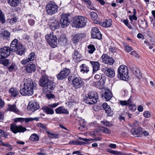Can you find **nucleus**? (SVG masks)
Masks as SVG:
<instances>
[{"mask_svg": "<svg viewBox=\"0 0 155 155\" xmlns=\"http://www.w3.org/2000/svg\"><path fill=\"white\" fill-rule=\"evenodd\" d=\"M24 87L21 89L20 92L22 96H29L34 94V90L36 88V84L31 78L24 79L23 81Z\"/></svg>", "mask_w": 155, "mask_h": 155, "instance_id": "nucleus-1", "label": "nucleus"}, {"mask_svg": "<svg viewBox=\"0 0 155 155\" xmlns=\"http://www.w3.org/2000/svg\"><path fill=\"white\" fill-rule=\"evenodd\" d=\"M88 19L82 16L75 17L73 20L72 25L77 28H83L85 26Z\"/></svg>", "mask_w": 155, "mask_h": 155, "instance_id": "nucleus-2", "label": "nucleus"}, {"mask_svg": "<svg viewBox=\"0 0 155 155\" xmlns=\"http://www.w3.org/2000/svg\"><path fill=\"white\" fill-rule=\"evenodd\" d=\"M98 98V93L94 91L89 92L84 98V101L86 104H96Z\"/></svg>", "mask_w": 155, "mask_h": 155, "instance_id": "nucleus-3", "label": "nucleus"}, {"mask_svg": "<svg viewBox=\"0 0 155 155\" xmlns=\"http://www.w3.org/2000/svg\"><path fill=\"white\" fill-rule=\"evenodd\" d=\"M118 77L121 80H127L129 78L127 68L124 65H120L117 70Z\"/></svg>", "mask_w": 155, "mask_h": 155, "instance_id": "nucleus-4", "label": "nucleus"}, {"mask_svg": "<svg viewBox=\"0 0 155 155\" xmlns=\"http://www.w3.org/2000/svg\"><path fill=\"white\" fill-rule=\"evenodd\" d=\"M58 6L54 2L51 1L47 5L46 10L48 14L51 15L56 13L58 11Z\"/></svg>", "mask_w": 155, "mask_h": 155, "instance_id": "nucleus-5", "label": "nucleus"}, {"mask_svg": "<svg viewBox=\"0 0 155 155\" xmlns=\"http://www.w3.org/2000/svg\"><path fill=\"white\" fill-rule=\"evenodd\" d=\"M45 38L48 43L52 48H54L57 45V38L55 35H54L53 33L47 34L45 36Z\"/></svg>", "mask_w": 155, "mask_h": 155, "instance_id": "nucleus-6", "label": "nucleus"}, {"mask_svg": "<svg viewBox=\"0 0 155 155\" xmlns=\"http://www.w3.org/2000/svg\"><path fill=\"white\" fill-rule=\"evenodd\" d=\"M59 104L58 103H57L49 104L48 107L45 106L42 107V110L46 114L52 115L54 114V110L51 108H54L56 107Z\"/></svg>", "mask_w": 155, "mask_h": 155, "instance_id": "nucleus-7", "label": "nucleus"}, {"mask_svg": "<svg viewBox=\"0 0 155 155\" xmlns=\"http://www.w3.org/2000/svg\"><path fill=\"white\" fill-rule=\"evenodd\" d=\"M10 129L14 134L24 132L27 130L26 128L23 127L21 125L17 126L15 124H12L10 126Z\"/></svg>", "mask_w": 155, "mask_h": 155, "instance_id": "nucleus-8", "label": "nucleus"}, {"mask_svg": "<svg viewBox=\"0 0 155 155\" xmlns=\"http://www.w3.org/2000/svg\"><path fill=\"white\" fill-rule=\"evenodd\" d=\"M55 87L54 83L50 80L43 87V91L45 94H47V93H51L53 91Z\"/></svg>", "mask_w": 155, "mask_h": 155, "instance_id": "nucleus-9", "label": "nucleus"}, {"mask_svg": "<svg viewBox=\"0 0 155 155\" xmlns=\"http://www.w3.org/2000/svg\"><path fill=\"white\" fill-rule=\"evenodd\" d=\"M70 15H69L66 14L62 16L60 20V23L62 28H64L69 25L70 23Z\"/></svg>", "mask_w": 155, "mask_h": 155, "instance_id": "nucleus-10", "label": "nucleus"}, {"mask_svg": "<svg viewBox=\"0 0 155 155\" xmlns=\"http://www.w3.org/2000/svg\"><path fill=\"white\" fill-rule=\"evenodd\" d=\"M10 51L8 47H5L0 48V58H7L9 55Z\"/></svg>", "mask_w": 155, "mask_h": 155, "instance_id": "nucleus-11", "label": "nucleus"}, {"mask_svg": "<svg viewBox=\"0 0 155 155\" xmlns=\"http://www.w3.org/2000/svg\"><path fill=\"white\" fill-rule=\"evenodd\" d=\"M73 87L76 89H78L82 87L84 82L82 79L80 78L76 77L72 80Z\"/></svg>", "mask_w": 155, "mask_h": 155, "instance_id": "nucleus-12", "label": "nucleus"}, {"mask_svg": "<svg viewBox=\"0 0 155 155\" xmlns=\"http://www.w3.org/2000/svg\"><path fill=\"white\" fill-rule=\"evenodd\" d=\"M70 73V70L68 68H63V70L57 75V78L59 80H63L66 78Z\"/></svg>", "mask_w": 155, "mask_h": 155, "instance_id": "nucleus-13", "label": "nucleus"}, {"mask_svg": "<svg viewBox=\"0 0 155 155\" xmlns=\"http://www.w3.org/2000/svg\"><path fill=\"white\" fill-rule=\"evenodd\" d=\"M49 26L50 28L52 30L54 31L56 29H58L61 25L60 22L56 19H51L50 20Z\"/></svg>", "mask_w": 155, "mask_h": 155, "instance_id": "nucleus-14", "label": "nucleus"}, {"mask_svg": "<svg viewBox=\"0 0 155 155\" xmlns=\"http://www.w3.org/2000/svg\"><path fill=\"white\" fill-rule=\"evenodd\" d=\"M91 33L92 37L93 38H96L99 40L102 38V34L97 27L92 28Z\"/></svg>", "mask_w": 155, "mask_h": 155, "instance_id": "nucleus-15", "label": "nucleus"}, {"mask_svg": "<svg viewBox=\"0 0 155 155\" xmlns=\"http://www.w3.org/2000/svg\"><path fill=\"white\" fill-rule=\"evenodd\" d=\"M40 108L38 104L35 101H31L29 102L28 106V110L34 112Z\"/></svg>", "mask_w": 155, "mask_h": 155, "instance_id": "nucleus-16", "label": "nucleus"}, {"mask_svg": "<svg viewBox=\"0 0 155 155\" xmlns=\"http://www.w3.org/2000/svg\"><path fill=\"white\" fill-rule=\"evenodd\" d=\"M101 57L103 62L105 64L112 65L114 62V60L107 54H103Z\"/></svg>", "mask_w": 155, "mask_h": 155, "instance_id": "nucleus-17", "label": "nucleus"}, {"mask_svg": "<svg viewBox=\"0 0 155 155\" xmlns=\"http://www.w3.org/2000/svg\"><path fill=\"white\" fill-rule=\"evenodd\" d=\"M102 71L110 77H113L115 75L114 70L112 68L106 67L103 68Z\"/></svg>", "mask_w": 155, "mask_h": 155, "instance_id": "nucleus-18", "label": "nucleus"}, {"mask_svg": "<svg viewBox=\"0 0 155 155\" xmlns=\"http://www.w3.org/2000/svg\"><path fill=\"white\" fill-rule=\"evenodd\" d=\"M86 37V34L84 33L76 34L74 36L73 41L74 43L76 44L81 41L83 38H84Z\"/></svg>", "mask_w": 155, "mask_h": 155, "instance_id": "nucleus-19", "label": "nucleus"}, {"mask_svg": "<svg viewBox=\"0 0 155 155\" xmlns=\"http://www.w3.org/2000/svg\"><path fill=\"white\" fill-rule=\"evenodd\" d=\"M142 128L140 127H138L137 130L135 128H133L131 130V132L132 135L135 137H138L141 136Z\"/></svg>", "mask_w": 155, "mask_h": 155, "instance_id": "nucleus-20", "label": "nucleus"}, {"mask_svg": "<svg viewBox=\"0 0 155 155\" xmlns=\"http://www.w3.org/2000/svg\"><path fill=\"white\" fill-rule=\"evenodd\" d=\"M102 97L104 98L106 101H109L112 97V92L109 89H106L104 94H102Z\"/></svg>", "mask_w": 155, "mask_h": 155, "instance_id": "nucleus-21", "label": "nucleus"}, {"mask_svg": "<svg viewBox=\"0 0 155 155\" xmlns=\"http://www.w3.org/2000/svg\"><path fill=\"white\" fill-rule=\"evenodd\" d=\"M55 110L57 114H69L68 110L63 106H60L56 108Z\"/></svg>", "mask_w": 155, "mask_h": 155, "instance_id": "nucleus-22", "label": "nucleus"}, {"mask_svg": "<svg viewBox=\"0 0 155 155\" xmlns=\"http://www.w3.org/2000/svg\"><path fill=\"white\" fill-rule=\"evenodd\" d=\"M50 81L47 77L43 75L39 80V84L40 86L43 87Z\"/></svg>", "mask_w": 155, "mask_h": 155, "instance_id": "nucleus-23", "label": "nucleus"}, {"mask_svg": "<svg viewBox=\"0 0 155 155\" xmlns=\"http://www.w3.org/2000/svg\"><path fill=\"white\" fill-rule=\"evenodd\" d=\"M16 48V51H15L16 52L17 54L21 55L24 53L25 49L21 43L18 44V47Z\"/></svg>", "mask_w": 155, "mask_h": 155, "instance_id": "nucleus-24", "label": "nucleus"}, {"mask_svg": "<svg viewBox=\"0 0 155 155\" xmlns=\"http://www.w3.org/2000/svg\"><path fill=\"white\" fill-rule=\"evenodd\" d=\"M72 57L75 61L78 62L81 60V55L79 52L76 50H74L72 54Z\"/></svg>", "mask_w": 155, "mask_h": 155, "instance_id": "nucleus-25", "label": "nucleus"}, {"mask_svg": "<svg viewBox=\"0 0 155 155\" xmlns=\"http://www.w3.org/2000/svg\"><path fill=\"white\" fill-rule=\"evenodd\" d=\"M19 43H18V40L16 39H15L13 40L10 45L9 48L10 50L14 52L16 51V47H18V44Z\"/></svg>", "mask_w": 155, "mask_h": 155, "instance_id": "nucleus-26", "label": "nucleus"}, {"mask_svg": "<svg viewBox=\"0 0 155 155\" xmlns=\"http://www.w3.org/2000/svg\"><path fill=\"white\" fill-rule=\"evenodd\" d=\"M132 71L135 75L139 79H140L142 77V74L140 70L137 68L136 66H134L133 67Z\"/></svg>", "mask_w": 155, "mask_h": 155, "instance_id": "nucleus-27", "label": "nucleus"}, {"mask_svg": "<svg viewBox=\"0 0 155 155\" xmlns=\"http://www.w3.org/2000/svg\"><path fill=\"white\" fill-rule=\"evenodd\" d=\"M21 0H8V3L12 7H15L20 3Z\"/></svg>", "mask_w": 155, "mask_h": 155, "instance_id": "nucleus-28", "label": "nucleus"}, {"mask_svg": "<svg viewBox=\"0 0 155 155\" xmlns=\"http://www.w3.org/2000/svg\"><path fill=\"white\" fill-rule=\"evenodd\" d=\"M36 69L35 64H28L26 66V70L28 73H31L34 71Z\"/></svg>", "mask_w": 155, "mask_h": 155, "instance_id": "nucleus-29", "label": "nucleus"}, {"mask_svg": "<svg viewBox=\"0 0 155 155\" xmlns=\"http://www.w3.org/2000/svg\"><path fill=\"white\" fill-rule=\"evenodd\" d=\"M100 24L102 26L105 27H110L112 25V20L110 19L105 20L104 21H101Z\"/></svg>", "mask_w": 155, "mask_h": 155, "instance_id": "nucleus-30", "label": "nucleus"}, {"mask_svg": "<svg viewBox=\"0 0 155 155\" xmlns=\"http://www.w3.org/2000/svg\"><path fill=\"white\" fill-rule=\"evenodd\" d=\"M67 39L65 36L61 37L58 39V43L61 45H65L67 44Z\"/></svg>", "mask_w": 155, "mask_h": 155, "instance_id": "nucleus-31", "label": "nucleus"}, {"mask_svg": "<svg viewBox=\"0 0 155 155\" xmlns=\"http://www.w3.org/2000/svg\"><path fill=\"white\" fill-rule=\"evenodd\" d=\"M102 107L105 110L106 113L107 114H110L112 112V110L111 109L110 106L108 105L106 103H104L102 104Z\"/></svg>", "mask_w": 155, "mask_h": 155, "instance_id": "nucleus-32", "label": "nucleus"}, {"mask_svg": "<svg viewBox=\"0 0 155 155\" xmlns=\"http://www.w3.org/2000/svg\"><path fill=\"white\" fill-rule=\"evenodd\" d=\"M90 63L93 66V72H94L99 69L100 64L97 61H90Z\"/></svg>", "mask_w": 155, "mask_h": 155, "instance_id": "nucleus-33", "label": "nucleus"}, {"mask_svg": "<svg viewBox=\"0 0 155 155\" xmlns=\"http://www.w3.org/2000/svg\"><path fill=\"white\" fill-rule=\"evenodd\" d=\"M10 36V33L7 31H5L0 34V37L4 39H8Z\"/></svg>", "mask_w": 155, "mask_h": 155, "instance_id": "nucleus-34", "label": "nucleus"}, {"mask_svg": "<svg viewBox=\"0 0 155 155\" xmlns=\"http://www.w3.org/2000/svg\"><path fill=\"white\" fill-rule=\"evenodd\" d=\"M8 109L9 110L18 114L19 110L17 108L15 105L9 104L8 105Z\"/></svg>", "mask_w": 155, "mask_h": 155, "instance_id": "nucleus-35", "label": "nucleus"}, {"mask_svg": "<svg viewBox=\"0 0 155 155\" xmlns=\"http://www.w3.org/2000/svg\"><path fill=\"white\" fill-rule=\"evenodd\" d=\"M9 93L13 97H15L19 94V91L14 87L11 88L9 91Z\"/></svg>", "mask_w": 155, "mask_h": 155, "instance_id": "nucleus-36", "label": "nucleus"}, {"mask_svg": "<svg viewBox=\"0 0 155 155\" xmlns=\"http://www.w3.org/2000/svg\"><path fill=\"white\" fill-rule=\"evenodd\" d=\"M80 71L83 73H87L89 71V68L86 64H82L80 67Z\"/></svg>", "mask_w": 155, "mask_h": 155, "instance_id": "nucleus-37", "label": "nucleus"}, {"mask_svg": "<svg viewBox=\"0 0 155 155\" xmlns=\"http://www.w3.org/2000/svg\"><path fill=\"white\" fill-rule=\"evenodd\" d=\"M69 143L72 145H81L86 144L84 142L80 141L78 140H74L70 141Z\"/></svg>", "mask_w": 155, "mask_h": 155, "instance_id": "nucleus-38", "label": "nucleus"}, {"mask_svg": "<svg viewBox=\"0 0 155 155\" xmlns=\"http://www.w3.org/2000/svg\"><path fill=\"white\" fill-rule=\"evenodd\" d=\"M87 49L88 53L91 54H93L96 50L94 46L92 44H90L87 46Z\"/></svg>", "mask_w": 155, "mask_h": 155, "instance_id": "nucleus-39", "label": "nucleus"}, {"mask_svg": "<svg viewBox=\"0 0 155 155\" xmlns=\"http://www.w3.org/2000/svg\"><path fill=\"white\" fill-rule=\"evenodd\" d=\"M131 97L127 101H120L119 103L122 106H128L129 103H131Z\"/></svg>", "mask_w": 155, "mask_h": 155, "instance_id": "nucleus-40", "label": "nucleus"}, {"mask_svg": "<svg viewBox=\"0 0 155 155\" xmlns=\"http://www.w3.org/2000/svg\"><path fill=\"white\" fill-rule=\"evenodd\" d=\"M86 122L84 120H82L80 121L79 122V124L80 126V127H78V129L81 130H84V129H83L86 127Z\"/></svg>", "mask_w": 155, "mask_h": 155, "instance_id": "nucleus-41", "label": "nucleus"}, {"mask_svg": "<svg viewBox=\"0 0 155 155\" xmlns=\"http://www.w3.org/2000/svg\"><path fill=\"white\" fill-rule=\"evenodd\" d=\"M128 106L129 110L132 111H134L136 110V107L133 103L132 100H131V103H130Z\"/></svg>", "mask_w": 155, "mask_h": 155, "instance_id": "nucleus-42", "label": "nucleus"}, {"mask_svg": "<svg viewBox=\"0 0 155 155\" xmlns=\"http://www.w3.org/2000/svg\"><path fill=\"white\" fill-rule=\"evenodd\" d=\"M30 139L33 141H36L39 140V137L37 134H34L30 136Z\"/></svg>", "mask_w": 155, "mask_h": 155, "instance_id": "nucleus-43", "label": "nucleus"}, {"mask_svg": "<svg viewBox=\"0 0 155 155\" xmlns=\"http://www.w3.org/2000/svg\"><path fill=\"white\" fill-rule=\"evenodd\" d=\"M91 17L93 20L96 21L98 15L96 13L93 12L91 13Z\"/></svg>", "mask_w": 155, "mask_h": 155, "instance_id": "nucleus-44", "label": "nucleus"}, {"mask_svg": "<svg viewBox=\"0 0 155 155\" xmlns=\"http://www.w3.org/2000/svg\"><path fill=\"white\" fill-rule=\"evenodd\" d=\"M0 20L2 24H4L5 21V16L4 14L2 12V11L0 9Z\"/></svg>", "mask_w": 155, "mask_h": 155, "instance_id": "nucleus-45", "label": "nucleus"}, {"mask_svg": "<svg viewBox=\"0 0 155 155\" xmlns=\"http://www.w3.org/2000/svg\"><path fill=\"white\" fill-rule=\"evenodd\" d=\"M16 69V66L14 63H12L8 68V70L10 72H12Z\"/></svg>", "mask_w": 155, "mask_h": 155, "instance_id": "nucleus-46", "label": "nucleus"}, {"mask_svg": "<svg viewBox=\"0 0 155 155\" xmlns=\"http://www.w3.org/2000/svg\"><path fill=\"white\" fill-rule=\"evenodd\" d=\"M48 137L51 138H57L58 137V135L57 134H53L49 132H47Z\"/></svg>", "mask_w": 155, "mask_h": 155, "instance_id": "nucleus-47", "label": "nucleus"}, {"mask_svg": "<svg viewBox=\"0 0 155 155\" xmlns=\"http://www.w3.org/2000/svg\"><path fill=\"white\" fill-rule=\"evenodd\" d=\"M35 58V54L34 52L31 53L28 56V58L30 61H32L34 60Z\"/></svg>", "mask_w": 155, "mask_h": 155, "instance_id": "nucleus-48", "label": "nucleus"}, {"mask_svg": "<svg viewBox=\"0 0 155 155\" xmlns=\"http://www.w3.org/2000/svg\"><path fill=\"white\" fill-rule=\"evenodd\" d=\"M41 37V33L39 32L38 31H36L34 34V37L35 39L37 40L39 39Z\"/></svg>", "mask_w": 155, "mask_h": 155, "instance_id": "nucleus-49", "label": "nucleus"}, {"mask_svg": "<svg viewBox=\"0 0 155 155\" xmlns=\"http://www.w3.org/2000/svg\"><path fill=\"white\" fill-rule=\"evenodd\" d=\"M124 46L125 50L127 52H130L132 49V47L128 46L127 44H125L124 45Z\"/></svg>", "mask_w": 155, "mask_h": 155, "instance_id": "nucleus-50", "label": "nucleus"}, {"mask_svg": "<svg viewBox=\"0 0 155 155\" xmlns=\"http://www.w3.org/2000/svg\"><path fill=\"white\" fill-rule=\"evenodd\" d=\"M8 135L2 130L0 129V137H4L5 138H7Z\"/></svg>", "mask_w": 155, "mask_h": 155, "instance_id": "nucleus-51", "label": "nucleus"}, {"mask_svg": "<svg viewBox=\"0 0 155 155\" xmlns=\"http://www.w3.org/2000/svg\"><path fill=\"white\" fill-rule=\"evenodd\" d=\"M0 63L4 65L8 66L9 64V61L8 59H4L0 61Z\"/></svg>", "mask_w": 155, "mask_h": 155, "instance_id": "nucleus-52", "label": "nucleus"}, {"mask_svg": "<svg viewBox=\"0 0 155 155\" xmlns=\"http://www.w3.org/2000/svg\"><path fill=\"white\" fill-rule=\"evenodd\" d=\"M101 122L105 126L107 127H110L112 126V124L109 121L106 120L102 121Z\"/></svg>", "mask_w": 155, "mask_h": 155, "instance_id": "nucleus-53", "label": "nucleus"}, {"mask_svg": "<svg viewBox=\"0 0 155 155\" xmlns=\"http://www.w3.org/2000/svg\"><path fill=\"white\" fill-rule=\"evenodd\" d=\"M37 125L38 127L44 129L45 130L46 129V127L45 124H43L39 123L37 124Z\"/></svg>", "mask_w": 155, "mask_h": 155, "instance_id": "nucleus-54", "label": "nucleus"}, {"mask_svg": "<svg viewBox=\"0 0 155 155\" xmlns=\"http://www.w3.org/2000/svg\"><path fill=\"white\" fill-rule=\"evenodd\" d=\"M0 144L4 147H11V145L8 143H5L3 142L2 141H0Z\"/></svg>", "mask_w": 155, "mask_h": 155, "instance_id": "nucleus-55", "label": "nucleus"}, {"mask_svg": "<svg viewBox=\"0 0 155 155\" xmlns=\"http://www.w3.org/2000/svg\"><path fill=\"white\" fill-rule=\"evenodd\" d=\"M143 115L145 117L148 118L151 116V114L149 111H145L143 113Z\"/></svg>", "mask_w": 155, "mask_h": 155, "instance_id": "nucleus-56", "label": "nucleus"}, {"mask_svg": "<svg viewBox=\"0 0 155 155\" xmlns=\"http://www.w3.org/2000/svg\"><path fill=\"white\" fill-rule=\"evenodd\" d=\"M129 18L130 20L131 21H133V20H136L137 19V17L136 15H129Z\"/></svg>", "mask_w": 155, "mask_h": 155, "instance_id": "nucleus-57", "label": "nucleus"}, {"mask_svg": "<svg viewBox=\"0 0 155 155\" xmlns=\"http://www.w3.org/2000/svg\"><path fill=\"white\" fill-rule=\"evenodd\" d=\"M46 94V96L49 99L54 98V95L51 94L50 93H47Z\"/></svg>", "mask_w": 155, "mask_h": 155, "instance_id": "nucleus-58", "label": "nucleus"}, {"mask_svg": "<svg viewBox=\"0 0 155 155\" xmlns=\"http://www.w3.org/2000/svg\"><path fill=\"white\" fill-rule=\"evenodd\" d=\"M29 61V60L28 58H26L23 59V60L21 61V63L22 64L25 65Z\"/></svg>", "mask_w": 155, "mask_h": 155, "instance_id": "nucleus-59", "label": "nucleus"}, {"mask_svg": "<svg viewBox=\"0 0 155 155\" xmlns=\"http://www.w3.org/2000/svg\"><path fill=\"white\" fill-rule=\"evenodd\" d=\"M28 22L31 26H33L35 23V21L34 20L30 18L28 20Z\"/></svg>", "mask_w": 155, "mask_h": 155, "instance_id": "nucleus-60", "label": "nucleus"}, {"mask_svg": "<svg viewBox=\"0 0 155 155\" xmlns=\"http://www.w3.org/2000/svg\"><path fill=\"white\" fill-rule=\"evenodd\" d=\"M102 130L103 133L106 134H109L110 132V131L108 129L105 127L103 128Z\"/></svg>", "mask_w": 155, "mask_h": 155, "instance_id": "nucleus-61", "label": "nucleus"}, {"mask_svg": "<svg viewBox=\"0 0 155 155\" xmlns=\"http://www.w3.org/2000/svg\"><path fill=\"white\" fill-rule=\"evenodd\" d=\"M32 121L31 118H23V122L25 121L26 123H28L30 121Z\"/></svg>", "mask_w": 155, "mask_h": 155, "instance_id": "nucleus-62", "label": "nucleus"}, {"mask_svg": "<svg viewBox=\"0 0 155 155\" xmlns=\"http://www.w3.org/2000/svg\"><path fill=\"white\" fill-rule=\"evenodd\" d=\"M23 118L18 117L15 118L14 119V121L15 122H16L19 121L23 122Z\"/></svg>", "mask_w": 155, "mask_h": 155, "instance_id": "nucleus-63", "label": "nucleus"}, {"mask_svg": "<svg viewBox=\"0 0 155 155\" xmlns=\"http://www.w3.org/2000/svg\"><path fill=\"white\" fill-rule=\"evenodd\" d=\"M17 21V18L15 17L12 18L10 21V22L11 24H13L14 23L16 22Z\"/></svg>", "mask_w": 155, "mask_h": 155, "instance_id": "nucleus-64", "label": "nucleus"}]
</instances>
